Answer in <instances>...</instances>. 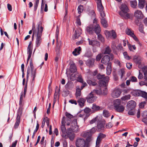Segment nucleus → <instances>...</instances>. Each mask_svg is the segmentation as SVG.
<instances>
[{"instance_id":"nucleus-14","label":"nucleus","mask_w":147,"mask_h":147,"mask_svg":"<svg viewBox=\"0 0 147 147\" xmlns=\"http://www.w3.org/2000/svg\"><path fill=\"white\" fill-rule=\"evenodd\" d=\"M121 11L123 13H126L129 11L127 6L125 4H122L120 7Z\"/></svg>"},{"instance_id":"nucleus-23","label":"nucleus","mask_w":147,"mask_h":147,"mask_svg":"<svg viewBox=\"0 0 147 147\" xmlns=\"http://www.w3.org/2000/svg\"><path fill=\"white\" fill-rule=\"evenodd\" d=\"M81 90L79 86H77L76 87V98H78L80 97L81 95Z\"/></svg>"},{"instance_id":"nucleus-18","label":"nucleus","mask_w":147,"mask_h":147,"mask_svg":"<svg viewBox=\"0 0 147 147\" xmlns=\"http://www.w3.org/2000/svg\"><path fill=\"white\" fill-rule=\"evenodd\" d=\"M97 7L98 10L100 13V15H101L102 13L104 14H105L104 10L103 7L101 3H97Z\"/></svg>"},{"instance_id":"nucleus-3","label":"nucleus","mask_w":147,"mask_h":147,"mask_svg":"<svg viewBox=\"0 0 147 147\" xmlns=\"http://www.w3.org/2000/svg\"><path fill=\"white\" fill-rule=\"evenodd\" d=\"M121 100L119 99L115 100L113 102V109L116 111L122 113L124 110L125 108L124 106L121 104Z\"/></svg>"},{"instance_id":"nucleus-13","label":"nucleus","mask_w":147,"mask_h":147,"mask_svg":"<svg viewBox=\"0 0 147 147\" xmlns=\"http://www.w3.org/2000/svg\"><path fill=\"white\" fill-rule=\"evenodd\" d=\"M136 105L135 102L134 100H131L127 103V107L128 110H132L135 108Z\"/></svg>"},{"instance_id":"nucleus-16","label":"nucleus","mask_w":147,"mask_h":147,"mask_svg":"<svg viewBox=\"0 0 147 147\" xmlns=\"http://www.w3.org/2000/svg\"><path fill=\"white\" fill-rule=\"evenodd\" d=\"M133 59L134 62L137 64H140L142 60V58L141 57L137 55L134 56Z\"/></svg>"},{"instance_id":"nucleus-47","label":"nucleus","mask_w":147,"mask_h":147,"mask_svg":"<svg viewBox=\"0 0 147 147\" xmlns=\"http://www.w3.org/2000/svg\"><path fill=\"white\" fill-rule=\"evenodd\" d=\"M83 7L82 5H79L78 8V13H80L83 10Z\"/></svg>"},{"instance_id":"nucleus-4","label":"nucleus","mask_w":147,"mask_h":147,"mask_svg":"<svg viewBox=\"0 0 147 147\" xmlns=\"http://www.w3.org/2000/svg\"><path fill=\"white\" fill-rule=\"evenodd\" d=\"M75 144L76 147H88L90 146L89 144L86 143L85 140L82 138H78Z\"/></svg>"},{"instance_id":"nucleus-60","label":"nucleus","mask_w":147,"mask_h":147,"mask_svg":"<svg viewBox=\"0 0 147 147\" xmlns=\"http://www.w3.org/2000/svg\"><path fill=\"white\" fill-rule=\"evenodd\" d=\"M89 14L91 16L92 18H94L96 16V14L94 11H91L89 13Z\"/></svg>"},{"instance_id":"nucleus-25","label":"nucleus","mask_w":147,"mask_h":147,"mask_svg":"<svg viewBox=\"0 0 147 147\" xmlns=\"http://www.w3.org/2000/svg\"><path fill=\"white\" fill-rule=\"evenodd\" d=\"M119 13L121 17L126 19L129 18L131 15L127 13H123L121 12H119Z\"/></svg>"},{"instance_id":"nucleus-9","label":"nucleus","mask_w":147,"mask_h":147,"mask_svg":"<svg viewBox=\"0 0 147 147\" xmlns=\"http://www.w3.org/2000/svg\"><path fill=\"white\" fill-rule=\"evenodd\" d=\"M93 23L94 24V30L97 34H99L101 31V29L99 25L97 24V20L94 18Z\"/></svg>"},{"instance_id":"nucleus-64","label":"nucleus","mask_w":147,"mask_h":147,"mask_svg":"<svg viewBox=\"0 0 147 147\" xmlns=\"http://www.w3.org/2000/svg\"><path fill=\"white\" fill-rule=\"evenodd\" d=\"M132 64L131 63H126V66L129 69H130L132 67Z\"/></svg>"},{"instance_id":"nucleus-33","label":"nucleus","mask_w":147,"mask_h":147,"mask_svg":"<svg viewBox=\"0 0 147 147\" xmlns=\"http://www.w3.org/2000/svg\"><path fill=\"white\" fill-rule=\"evenodd\" d=\"M103 80L100 81V83H102L103 86H105L106 83L109 80V77L108 76H105L103 78Z\"/></svg>"},{"instance_id":"nucleus-32","label":"nucleus","mask_w":147,"mask_h":147,"mask_svg":"<svg viewBox=\"0 0 147 147\" xmlns=\"http://www.w3.org/2000/svg\"><path fill=\"white\" fill-rule=\"evenodd\" d=\"M81 50V48L80 47H79L78 48L75 49L72 52L73 55L75 56H77L79 54Z\"/></svg>"},{"instance_id":"nucleus-49","label":"nucleus","mask_w":147,"mask_h":147,"mask_svg":"<svg viewBox=\"0 0 147 147\" xmlns=\"http://www.w3.org/2000/svg\"><path fill=\"white\" fill-rule=\"evenodd\" d=\"M119 74L121 76V78H122L123 76L125 74V71L123 69L120 70L119 71Z\"/></svg>"},{"instance_id":"nucleus-45","label":"nucleus","mask_w":147,"mask_h":147,"mask_svg":"<svg viewBox=\"0 0 147 147\" xmlns=\"http://www.w3.org/2000/svg\"><path fill=\"white\" fill-rule=\"evenodd\" d=\"M98 116H97L96 117L93 118L90 121L89 123L90 124H92L95 122L98 119Z\"/></svg>"},{"instance_id":"nucleus-43","label":"nucleus","mask_w":147,"mask_h":147,"mask_svg":"<svg viewBox=\"0 0 147 147\" xmlns=\"http://www.w3.org/2000/svg\"><path fill=\"white\" fill-rule=\"evenodd\" d=\"M111 52V50L109 47H107L105 50L104 53L105 54H109Z\"/></svg>"},{"instance_id":"nucleus-1","label":"nucleus","mask_w":147,"mask_h":147,"mask_svg":"<svg viewBox=\"0 0 147 147\" xmlns=\"http://www.w3.org/2000/svg\"><path fill=\"white\" fill-rule=\"evenodd\" d=\"M43 28L38 24V31L36 32V40L35 41V45L36 47H39L40 45L42 42V38L41 37L42 35V32Z\"/></svg>"},{"instance_id":"nucleus-63","label":"nucleus","mask_w":147,"mask_h":147,"mask_svg":"<svg viewBox=\"0 0 147 147\" xmlns=\"http://www.w3.org/2000/svg\"><path fill=\"white\" fill-rule=\"evenodd\" d=\"M65 115L68 118H69V119H70L72 118L73 117L72 115L67 112L66 113Z\"/></svg>"},{"instance_id":"nucleus-50","label":"nucleus","mask_w":147,"mask_h":147,"mask_svg":"<svg viewBox=\"0 0 147 147\" xmlns=\"http://www.w3.org/2000/svg\"><path fill=\"white\" fill-rule=\"evenodd\" d=\"M77 78V77L76 76L75 74L73 73L70 76V78L71 80L74 81Z\"/></svg>"},{"instance_id":"nucleus-28","label":"nucleus","mask_w":147,"mask_h":147,"mask_svg":"<svg viewBox=\"0 0 147 147\" xmlns=\"http://www.w3.org/2000/svg\"><path fill=\"white\" fill-rule=\"evenodd\" d=\"M61 129L62 133L64 134L66 132V129L65 127V123L63 120H62L61 121Z\"/></svg>"},{"instance_id":"nucleus-54","label":"nucleus","mask_w":147,"mask_h":147,"mask_svg":"<svg viewBox=\"0 0 147 147\" xmlns=\"http://www.w3.org/2000/svg\"><path fill=\"white\" fill-rule=\"evenodd\" d=\"M97 35L98 39L100 40L102 42H104V39L102 35L100 34H99Z\"/></svg>"},{"instance_id":"nucleus-52","label":"nucleus","mask_w":147,"mask_h":147,"mask_svg":"<svg viewBox=\"0 0 147 147\" xmlns=\"http://www.w3.org/2000/svg\"><path fill=\"white\" fill-rule=\"evenodd\" d=\"M111 48L113 50L117 49V47L116 46V44L114 41H113L112 43Z\"/></svg>"},{"instance_id":"nucleus-38","label":"nucleus","mask_w":147,"mask_h":147,"mask_svg":"<svg viewBox=\"0 0 147 147\" xmlns=\"http://www.w3.org/2000/svg\"><path fill=\"white\" fill-rule=\"evenodd\" d=\"M62 120H64L65 124V123H66L67 125H69L71 122V120L70 119H69L68 118H65L64 117H63V118Z\"/></svg>"},{"instance_id":"nucleus-17","label":"nucleus","mask_w":147,"mask_h":147,"mask_svg":"<svg viewBox=\"0 0 147 147\" xmlns=\"http://www.w3.org/2000/svg\"><path fill=\"white\" fill-rule=\"evenodd\" d=\"M106 137V135L102 133H100L98 135L96 142V145L99 146V144L102 139Z\"/></svg>"},{"instance_id":"nucleus-46","label":"nucleus","mask_w":147,"mask_h":147,"mask_svg":"<svg viewBox=\"0 0 147 147\" xmlns=\"http://www.w3.org/2000/svg\"><path fill=\"white\" fill-rule=\"evenodd\" d=\"M39 0H36L35 3L34 4V10L35 11L36 10L38 7Z\"/></svg>"},{"instance_id":"nucleus-44","label":"nucleus","mask_w":147,"mask_h":147,"mask_svg":"<svg viewBox=\"0 0 147 147\" xmlns=\"http://www.w3.org/2000/svg\"><path fill=\"white\" fill-rule=\"evenodd\" d=\"M129 49L130 51H133L136 49V47L135 45H131L130 44L127 43Z\"/></svg>"},{"instance_id":"nucleus-21","label":"nucleus","mask_w":147,"mask_h":147,"mask_svg":"<svg viewBox=\"0 0 147 147\" xmlns=\"http://www.w3.org/2000/svg\"><path fill=\"white\" fill-rule=\"evenodd\" d=\"M86 101V99L85 98H80L78 100L77 102L80 106L81 107H82L84 106Z\"/></svg>"},{"instance_id":"nucleus-6","label":"nucleus","mask_w":147,"mask_h":147,"mask_svg":"<svg viewBox=\"0 0 147 147\" xmlns=\"http://www.w3.org/2000/svg\"><path fill=\"white\" fill-rule=\"evenodd\" d=\"M68 129L69 131H72L75 133L78 132L80 131V129L77 125L76 120L75 119L72 121L70 127Z\"/></svg>"},{"instance_id":"nucleus-11","label":"nucleus","mask_w":147,"mask_h":147,"mask_svg":"<svg viewBox=\"0 0 147 147\" xmlns=\"http://www.w3.org/2000/svg\"><path fill=\"white\" fill-rule=\"evenodd\" d=\"M121 93V91L120 89L116 88L112 92L111 95L114 98H117L119 97Z\"/></svg>"},{"instance_id":"nucleus-34","label":"nucleus","mask_w":147,"mask_h":147,"mask_svg":"<svg viewBox=\"0 0 147 147\" xmlns=\"http://www.w3.org/2000/svg\"><path fill=\"white\" fill-rule=\"evenodd\" d=\"M111 72V64L109 63L107 67V75L110 74Z\"/></svg>"},{"instance_id":"nucleus-57","label":"nucleus","mask_w":147,"mask_h":147,"mask_svg":"<svg viewBox=\"0 0 147 147\" xmlns=\"http://www.w3.org/2000/svg\"><path fill=\"white\" fill-rule=\"evenodd\" d=\"M144 26L142 24H140L139 26V30L140 32L142 33L144 32Z\"/></svg>"},{"instance_id":"nucleus-58","label":"nucleus","mask_w":147,"mask_h":147,"mask_svg":"<svg viewBox=\"0 0 147 147\" xmlns=\"http://www.w3.org/2000/svg\"><path fill=\"white\" fill-rule=\"evenodd\" d=\"M111 37H112L113 39H115L116 37V34L114 30L111 31Z\"/></svg>"},{"instance_id":"nucleus-24","label":"nucleus","mask_w":147,"mask_h":147,"mask_svg":"<svg viewBox=\"0 0 147 147\" xmlns=\"http://www.w3.org/2000/svg\"><path fill=\"white\" fill-rule=\"evenodd\" d=\"M93 25H90L86 27V31L90 34H92L93 32Z\"/></svg>"},{"instance_id":"nucleus-40","label":"nucleus","mask_w":147,"mask_h":147,"mask_svg":"<svg viewBox=\"0 0 147 147\" xmlns=\"http://www.w3.org/2000/svg\"><path fill=\"white\" fill-rule=\"evenodd\" d=\"M105 33L107 38H109L111 37V31L110 32L108 30H106L105 31Z\"/></svg>"},{"instance_id":"nucleus-61","label":"nucleus","mask_w":147,"mask_h":147,"mask_svg":"<svg viewBox=\"0 0 147 147\" xmlns=\"http://www.w3.org/2000/svg\"><path fill=\"white\" fill-rule=\"evenodd\" d=\"M113 126V125L111 122H109L106 125V128L109 129L111 128Z\"/></svg>"},{"instance_id":"nucleus-12","label":"nucleus","mask_w":147,"mask_h":147,"mask_svg":"<svg viewBox=\"0 0 147 147\" xmlns=\"http://www.w3.org/2000/svg\"><path fill=\"white\" fill-rule=\"evenodd\" d=\"M101 23L104 28H107L108 26L107 20H106V16L105 14H104L103 13L101 15H100Z\"/></svg>"},{"instance_id":"nucleus-20","label":"nucleus","mask_w":147,"mask_h":147,"mask_svg":"<svg viewBox=\"0 0 147 147\" xmlns=\"http://www.w3.org/2000/svg\"><path fill=\"white\" fill-rule=\"evenodd\" d=\"M110 60L109 56L108 55H105L102 59L101 62L105 65L107 64Z\"/></svg>"},{"instance_id":"nucleus-22","label":"nucleus","mask_w":147,"mask_h":147,"mask_svg":"<svg viewBox=\"0 0 147 147\" xmlns=\"http://www.w3.org/2000/svg\"><path fill=\"white\" fill-rule=\"evenodd\" d=\"M95 59L93 58H90L88 59L86 62V65L89 66V67H91L92 66L94 65V62Z\"/></svg>"},{"instance_id":"nucleus-35","label":"nucleus","mask_w":147,"mask_h":147,"mask_svg":"<svg viewBox=\"0 0 147 147\" xmlns=\"http://www.w3.org/2000/svg\"><path fill=\"white\" fill-rule=\"evenodd\" d=\"M20 121V117L18 116V115L17 117L16 118V122L14 125V128H17L18 126Z\"/></svg>"},{"instance_id":"nucleus-8","label":"nucleus","mask_w":147,"mask_h":147,"mask_svg":"<svg viewBox=\"0 0 147 147\" xmlns=\"http://www.w3.org/2000/svg\"><path fill=\"white\" fill-rule=\"evenodd\" d=\"M133 93L134 96H141L147 100V93L146 92L139 90L134 91Z\"/></svg>"},{"instance_id":"nucleus-59","label":"nucleus","mask_w":147,"mask_h":147,"mask_svg":"<svg viewBox=\"0 0 147 147\" xmlns=\"http://www.w3.org/2000/svg\"><path fill=\"white\" fill-rule=\"evenodd\" d=\"M123 55L124 57L127 59L129 60L130 59V57L128 55L127 52H125L123 53Z\"/></svg>"},{"instance_id":"nucleus-26","label":"nucleus","mask_w":147,"mask_h":147,"mask_svg":"<svg viewBox=\"0 0 147 147\" xmlns=\"http://www.w3.org/2000/svg\"><path fill=\"white\" fill-rule=\"evenodd\" d=\"M65 88L67 89H71L74 87L73 83L70 81H68L67 83L66 84Z\"/></svg>"},{"instance_id":"nucleus-62","label":"nucleus","mask_w":147,"mask_h":147,"mask_svg":"<svg viewBox=\"0 0 147 147\" xmlns=\"http://www.w3.org/2000/svg\"><path fill=\"white\" fill-rule=\"evenodd\" d=\"M69 102L72 104H74L75 105H77V102L76 100L73 99L69 100Z\"/></svg>"},{"instance_id":"nucleus-10","label":"nucleus","mask_w":147,"mask_h":147,"mask_svg":"<svg viewBox=\"0 0 147 147\" xmlns=\"http://www.w3.org/2000/svg\"><path fill=\"white\" fill-rule=\"evenodd\" d=\"M81 136L84 138L86 137V143L89 144L92 140L91 137L92 135H91L90 133L82 132L81 134Z\"/></svg>"},{"instance_id":"nucleus-2","label":"nucleus","mask_w":147,"mask_h":147,"mask_svg":"<svg viewBox=\"0 0 147 147\" xmlns=\"http://www.w3.org/2000/svg\"><path fill=\"white\" fill-rule=\"evenodd\" d=\"M94 93L97 94H100L102 93V92L100 90H94L93 91L89 94L86 97V99L88 102L92 103L96 100L97 97L94 96Z\"/></svg>"},{"instance_id":"nucleus-15","label":"nucleus","mask_w":147,"mask_h":147,"mask_svg":"<svg viewBox=\"0 0 147 147\" xmlns=\"http://www.w3.org/2000/svg\"><path fill=\"white\" fill-rule=\"evenodd\" d=\"M105 123L106 121L105 120H102L101 122L98 123L97 128L99 131L103 130Z\"/></svg>"},{"instance_id":"nucleus-7","label":"nucleus","mask_w":147,"mask_h":147,"mask_svg":"<svg viewBox=\"0 0 147 147\" xmlns=\"http://www.w3.org/2000/svg\"><path fill=\"white\" fill-rule=\"evenodd\" d=\"M88 40L89 42V45H91L93 47V51L94 52H95L97 51L96 48H98L100 47V42L95 40H90L88 38Z\"/></svg>"},{"instance_id":"nucleus-55","label":"nucleus","mask_w":147,"mask_h":147,"mask_svg":"<svg viewBox=\"0 0 147 147\" xmlns=\"http://www.w3.org/2000/svg\"><path fill=\"white\" fill-rule=\"evenodd\" d=\"M96 129L94 127H93L89 131L84 132H88L90 133L91 135H92V134L94 133L96 131Z\"/></svg>"},{"instance_id":"nucleus-31","label":"nucleus","mask_w":147,"mask_h":147,"mask_svg":"<svg viewBox=\"0 0 147 147\" xmlns=\"http://www.w3.org/2000/svg\"><path fill=\"white\" fill-rule=\"evenodd\" d=\"M138 7L140 9H143L144 5L145 0H138Z\"/></svg>"},{"instance_id":"nucleus-27","label":"nucleus","mask_w":147,"mask_h":147,"mask_svg":"<svg viewBox=\"0 0 147 147\" xmlns=\"http://www.w3.org/2000/svg\"><path fill=\"white\" fill-rule=\"evenodd\" d=\"M70 131L69 130V131L67 132V135L69 139L72 140L75 137V135L73 132Z\"/></svg>"},{"instance_id":"nucleus-37","label":"nucleus","mask_w":147,"mask_h":147,"mask_svg":"<svg viewBox=\"0 0 147 147\" xmlns=\"http://www.w3.org/2000/svg\"><path fill=\"white\" fill-rule=\"evenodd\" d=\"M131 6L133 8H136L137 5V1L136 0L131 1H130Z\"/></svg>"},{"instance_id":"nucleus-53","label":"nucleus","mask_w":147,"mask_h":147,"mask_svg":"<svg viewBox=\"0 0 147 147\" xmlns=\"http://www.w3.org/2000/svg\"><path fill=\"white\" fill-rule=\"evenodd\" d=\"M78 77H77V81L78 82H79L81 83H82L83 82H84L83 81V80L82 78V76L80 75H78Z\"/></svg>"},{"instance_id":"nucleus-29","label":"nucleus","mask_w":147,"mask_h":147,"mask_svg":"<svg viewBox=\"0 0 147 147\" xmlns=\"http://www.w3.org/2000/svg\"><path fill=\"white\" fill-rule=\"evenodd\" d=\"M82 30L81 28H78L77 30L75 31V37L76 38H78L82 33Z\"/></svg>"},{"instance_id":"nucleus-51","label":"nucleus","mask_w":147,"mask_h":147,"mask_svg":"<svg viewBox=\"0 0 147 147\" xmlns=\"http://www.w3.org/2000/svg\"><path fill=\"white\" fill-rule=\"evenodd\" d=\"M130 98V95H127L125 96H124L122 97L121 99L122 100H127L129 99Z\"/></svg>"},{"instance_id":"nucleus-41","label":"nucleus","mask_w":147,"mask_h":147,"mask_svg":"<svg viewBox=\"0 0 147 147\" xmlns=\"http://www.w3.org/2000/svg\"><path fill=\"white\" fill-rule=\"evenodd\" d=\"M23 92H22L21 93L20 98V107H22L23 105V104L22 103V100L23 97Z\"/></svg>"},{"instance_id":"nucleus-36","label":"nucleus","mask_w":147,"mask_h":147,"mask_svg":"<svg viewBox=\"0 0 147 147\" xmlns=\"http://www.w3.org/2000/svg\"><path fill=\"white\" fill-rule=\"evenodd\" d=\"M92 109L95 111H97L100 109V107L97 105L95 104H93L91 107Z\"/></svg>"},{"instance_id":"nucleus-5","label":"nucleus","mask_w":147,"mask_h":147,"mask_svg":"<svg viewBox=\"0 0 147 147\" xmlns=\"http://www.w3.org/2000/svg\"><path fill=\"white\" fill-rule=\"evenodd\" d=\"M30 66L31 70L29 68H28L27 71V78L28 77V75L31 73V76L32 78V80L34 81L36 76V70L34 69L32 60L30 61Z\"/></svg>"},{"instance_id":"nucleus-39","label":"nucleus","mask_w":147,"mask_h":147,"mask_svg":"<svg viewBox=\"0 0 147 147\" xmlns=\"http://www.w3.org/2000/svg\"><path fill=\"white\" fill-rule=\"evenodd\" d=\"M125 32L127 35H129L131 36L134 34V31L129 28H127Z\"/></svg>"},{"instance_id":"nucleus-30","label":"nucleus","mask_w":147,"mask_h":147,"mask_svg":"<svg viewBox=\"0 0 147 147\" xmlns=\"http://www.w3.org/2000/svg\"><path fill=\"white\" fill-rule=\"evenodd\" d=\"M70 70L71 72L74 73L76 71V67L74 63L71 64L70 67Z\"/></svg>"},{"instance_id":"nucleus-19","label":"nucleus","mask_w":147,"mask_h":147,"mask_svg":"<svg viewBox=\"0 0 147 147\" xmlns=\"http://www.w3.org/2000/svg\"><path fill=\"white\" fill-rule=\"evenodd\" d=\"M134 16L137 19H140L143 17V15L141 11L137 10L134 13Z\"/></svg>"},{"instance_id":"nucleus-42","label":"nucleus","mask_w":147,"mask_h":147,"mask_svg":"<svg viewBox=\"0 0 147 147\" xmlns=\"http://www.w3.org/2000/svg\"><path fill=\"white\" fill-rule=\"evenodd\" d=\"M97 90H100L102 92V93H101V94L103 93L104 94H107V88L105 87L104 88H101V89Z\"/></svg>"},{"instance_id":"nucleus-48","label":"nucleus","mask_w":147,"mask_h":147,"mask_svg":"<svg viewBox=\"0 0 147 147\" xmlns=\"http://www.w3.org/2000/svg\"><path fill=\"white\" fill-rule=\"evenodd\" d=\"M103 114L104 116L106 117H108L109 116V113L107 110H104L103 111Z\"/></svg>"},{"instance_id":"nucleus-56","label":"nucleus","mask_w":147,"mask_h":147,"mask_svg":"<svg viewBox=\"0 0 147 147\" xmlns=\"http://www.w3.org/2000/svg\"><path fill=\"white\" fill-rule=\"evenodd\" d=\"M103 56L102 54H98L96 57V60L97 61H99Z\"/></svg>"}]
</instances>
